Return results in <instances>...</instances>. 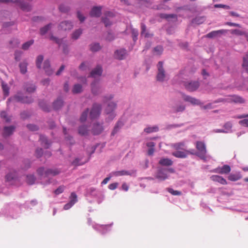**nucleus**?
<instances>
[{"label": "nucleus", "mask_w": 248, "mask_h": 248, "mask_svg": "<svg viewBox=\"0 0 248 248\" xmlns=\"http://www.w3.org/2000/svg\"><path fill=\"white\" fill-rule=\"evenodd\" d=\"M37 172L40 176L47 177L49 175H56L60 173V171L57 169H47L46 170L44 167H40L37 169Z\"/></svg>", "instance_id": "obj_1"}, {"label": "nucleus", "mask_w": 248, "mask_h": 248, "mask_svg": "<svg viewBox=\"0 0 248 248\" xmlns=\"http://www.w3.org/2000/svg\"><path fill=\"white\" fill-rule=\"evenodd\" d=\"M196 148L198 152L197 155L201 158H204L206 154V146L203 142L198 141L196 143Z\"/></svg>", "instance_id": "obj_2"}, {"label": "nucleus", "mask_w": 248, "mask_h": 248, "mask_svg": "<svg viewBox=\"0 0 248 248\" xmlns=\"http://www.w3.org/2000/svg\"><path fill=\"white\" fill-rule=\"evenodd\" d=\"M101 111V106L99 104H94L90 112V118L92 120L97 118Z\"/></svg>", "instance_id": "obj_3"}, {"label": "nucleus", "mask_w": 248, "mask_h": 248, "mask_svg": "<svg viewBox=\"0 0 248 248\" xmlns=\"http://www.w3.org/2000/svg\"><path fill=\"white\" fill-rule=\"evenodd\" d=\"M10 2H13V0H0V2L8 3ZM14 2L17 3L23 11H29L31 9V7L30 5L24 3L20 0H16Z\"/></svg>", "instance_id": "obj_4"}, {"label": "nucleus", "mask_w": 248, "mask_h": 248, "mask_svg": "<svg viewBox=\"0 0 248 248\" xmlns=\"http://www.w3.org/2000/svg\"><path fill=\"white\" fill-rule=\"evenodd\" d=\"M226 101L227 103H234L235 104H243L245 103V100L242 97L238 95H230Z\"/></svg>", "instance_id": "obj_5"}, {"label": "nucleus", "mask_w": 248, "mask_h": 248, "mask_svg": "<svg viewBox=\"0 0 248 248\" xmlns=\"http://www.w3.org/2000/svg\"><path fill=\"white\" fill-rule=\"evenodd\" d=\"M184 86L188 91L194 92L199 88L200 83L197 81L186 82Z\"/></svg>", "instance_id": "obj_6"}, {"label": "nucleus", "mask_w": 248, "mask_h": 248, "mask_svg": "<svg viewBox=\"0 0 248 248\" xmlns=\"http://www.w3.org/2000/svg\"><path fill=\"white\" fill-rule=\"evenodd\" d=\"M158 73L156 79L158 81H163L165 77V70L163 68V63L162 62H159L157 64Z\"/></svg>", "instance_id": "obj_7"}, {"label": "nucleus", "mask_w": 248, "mask_h": 248, "mask_svg": "<svg viewBox=\"0 0 248 248\" xmlns=\"http://www.w3.org/2000/svg\"><path fill=\"white\" fill-rule=\"evenodd\" d=\"M11 101L14 102H21L24 103H30L32 102L33 100L31 98L22 97L19 95H16L13 98H9L8 101L9 102Z\"/></svg>", "instance_id": "obj_8"}, {"label": "nucleus", "mask_w": 248, "mask_h": 248, "mask_svg": "<svg viewBox=\"0 0 248 248\" xmlns=\"http://www.w3.org/2000/svg\"><path fill=\"white\" fill-rule=\"evenodd\" d=\"M231 168L228 165H224L221 167H217L214 170V172L220 174H227L230 172Z\"/></svg>", "instance_id": "obj_9"}, {"label": "nucleus", "mask_w": 248, "mask_h": 248, "mask_svg": "<svg viewBox=\"0 0 248 248\" xmlns=\"http://www.w3.org/2000/svg\"><path fill=\"white\" fill-rule=\"evenodd\" d=\"M73 28L72 23L69 21H64L60 23L59 25L58 29L59 30L69 31Z\"/></svg>", "instance_id": "obj_10"}, {"label": "nucleus", "mask_w": 248, "mask_h": 248, "mask_svg": "<svg viewBox=\"0 0 248 248\" xmlns=\"http://www.w3.org/2000/svg\"><path fill=\"white\" fill-rule=\"evenodd\" d=\"M136 171L135 170H131L130 171H127L125 170H119L114 171L112 173L113 175L115 176H120L124 175H135Z\"/></svg>", "instance_id": "obj_11"}, {"label": "nucleus", "mask_w": 248, "mask_h": 248, "mask_svg": "<svg viewBox=\"0 0 248 248\" xmlns=\"http://www.w3.org/2000/svg\"><path fill=\"white\" fill-rule=\"evenodd\" d=\"M116 104L114 102L109 103L107 108L105 109V112L107 114H111L110 116L111 117L110 120H112L113 118L115 117V115L113 114H111V113L113 111V110L116 108Z\"/></svg>", "instance_id": "obj_12"}, {"label": "nucleus", "mask_w": 248, "mask_h": 248, "mask_svg": "<svg viewBox=\"0 0 248 248\" xmlns=\"http://www.w3.org/2000/svg\"><path fill=\"white\" fill-rule=\"evenodd\" d=\"M104 128L102 124H99L98 123H94L92 128V133L93 135H99L102 133Z\"/></svg>", "instance_id": "obj_13"}, {"label": "nucleus", "mask_w": 248, "mask_h": 248, "mask_svg": "<svg viewBox=\"0 0 248 248\" xmlns=\"http://www.w3.org/2000/svg\"><path fill=\"white\" fill-rule=\"evenodd\" d=\"M155 177L159 181H164L168 178V176L163 169H160L157 170Z\"/></svg>", "instance_id": "obj_14"}, {"label": "nucleus", "mask_w": 248, "mask_h": 248, "mask_svg": "<svg viewBox=\"0 0 248 248\" xmlns=\"http://www.w3.org/2000/svg\"><path fill=\"white\" fill-rule=\"evenodd\" d=\"M183 98L184 101L190 102L193 105H199L200 104V101L198 99L189 95L184 94H183Z\"/></svg>", "instance_id": "obj_15"}, {"label": "nucleus", "mask_w": 248, "mask_h": 248, "mask_svg": "<svg viewBox=\"0 0 248 248\" xmlns=\"http://www.w3.org/2000/svg\"><path fill=\"white\" fill-rule=\"evenodd\" d=\"M210 179L214 182H216L220 183V184L226 185L227 184V181L223 178L222 176L217 175H214L211 176Z\"/></svg>", "instance_id": "obj_16"}, {"label": "nucleus", "mask_w": 248, "mask_h": 248, "mask_svg": "<svg viewBox=\"0 0 248 248\" xmlns=\"http://www.w3.org/2000/svg\"><path fill=\"white\" fill-rule=\"evenodd\" d=\"M115 57L119 60L124 59L126 55V50L125 49H120L115 52Z\"/></svg>", "instance_id": "obj_17"}, {"label": "nucleus", "mask_w": 248, "mask_h": 248, "mask_svg": "<svg viewBox=\"0 0 248 248\" xmlns=\"http://www.w3.org/2000/svg\"><path fill=\"white\" fill-rule=\"evenodd\" d=\"M101 7H93L90 12L91 16L94 17L100 16L101 14Z\"/></svg>", "instance_id": "obj_18"}, {"label": "nucleus", "mask_w": 248, "mask_h": 248, "mask_svg": "<svg viewBox=\"0 0 248 248\" xmlns=\"http://www.w3.org/2000/svg\"><path fill=\"white\" fill-rule=\"evenodd\" d=\"M102 73V68L100 65H97L91 73V76L95 77L100 76Z\"/></svg>", "instance_id": "obj_19"}, {"label": "nucleus", "mask_w": 248, "mask_h": 248, "mask_svg": "<svg viewBox=\"0 0 248 248\" xmlns=\"http://www.w3.org/2000/svg\"><path fill=\"white\" fill-rule=\"evenodd\" d=\"M15 129L14 126H5L4 127L3 135L4 137L11 135Z\"/></svg>", "instance_id": "obj_20"}, {"label": "nucleus", "mask_w": 248, "mask_h": 248, "mask_svg": "<svg viewBox=\"0 0 248 248\" xmlns=\"http://www.w3.org/2000/svg\"><path fill=\"white\" fill-rule=\"evenodd\" d=\"M242 178V175L240 172L235 174L231 173L228 176L229 180L231 181H236Z\"/></svg>", "instance_id": "obj_21"}, {"label": "nucleus", "mask_w": 248, "mask_h": 248, "mask_svg": "<svg viewBox=\"0 0 248 248\" xmlns=\"http://www.w3.org/2000/svg\"><path fill=\"white\" fill-rule=\"evenodd\" d=\"M40 140L41 144L46 148H48L50 145V142L47 140L46 137L44 136L41 135L40 136Z\"/></svg>", "instance_id": "obj_22"}, {"label": "nucleus", "mask_w": 248, "mask_h": 248, "mask_svg": "<svg viewBox=\"0 0 248 248\" xmlns=\"http://www.w3.org/2000/svg\"><path fill=\"white\" fill-rule=\"evenodd\" d=\"M159 164L162 166H170L172 165V161L169 158H161L159 161Z\"/></svg>", "instance_id": "obj_23"}, {"label": "nucleus", "mask_w": 248, "mask_h": 248, "mask_svg": "<svg viewBox=\"0 0 248 248\" xmlns=\"http://www.w3.org/2000/svg\"><path fill=\"white\" fill-rule=\"evenodd\" d=\"M43 68L47 75H50L52 74V71L50 68V65L49 61L46 60L44 62Z\"/></svg>", "instance_id": "obj_24"}, {"label": "nucleus", "mask_w": 248, "mask_h": 248, "mask_svg": "<svg viewBox=\"0 0 248 248\" xmlns=\"http://www.w3.org/2000/svg\"><path fill=\"white\" fill-rule=\"evenodd\" d=\"M172 155L177 158H185L187 157V154L186 153V151H176L172 153Z\"/></svg>", "instance_id": "obj_25"}, {"label": "nucleus", "mask_w": 248, "mask_h": 248, "mask_svg": "<svg viewBox=\"0 0 248 248\" xmlns=\"http://www.w3.org/2000/svg\"><path fill=\"white\" fill-rule=\"evenodd\" d=\"M63 105V102L61 98H58L53 104V108L55 109L58 110L61 108Z\"/></svg>", "instance_id": "obj_26"}, {"label": "nucleus", "mask_w": 248, "mask_h": 248, "mask_svg": "<svg viewBox=\"0 0 248 248\" xmlns=\"http://www.w3.org/2000/svg\"><path fill=\"white\" fill-rule=\"evenodd\" d=\"M25 85V89L27 92L31 93L34 92L35 91L36 87L33 84L31 83H27Z\"/></svg>", "instance_id": "obj_27"}, {"label": "nucleus", "mask_w": 248, "mask_h": 248, "mask_svg": "<svg viewBox=\"0 0 248 248\" xmlns=\"http://www.w3.org/2000/svg\"><path fill=\"white\" fill-rule=\"evenodd\" d=\"M172 147L176 150H183L185 147V143L184 141L175 143L172 145Z\"/></svg>", "instance_id": "obj_28"}, {"label": "nucleus", "mask_w": 248, "mask_h": 248, "mask_svg": "<svg viewBox=\"0 0 248 248\" xmlns=\"http://www.w3.org/2000/svg\"><path fill=\"white\" fill-rule=\"evenodd\" d=\"M82 33V30L81 29H78L76 30L72 34V38L74 40L78 39L80 35Z\"/></svg>", "instance_id": "obj_29"}, {"label": "nucleus", "mask_w": 248, "mask_h": 248, "mask_svg": "<svg viewBox=\"0 0 248 248\" xmlns=\"http://www.w3.org/2000/svg\"><path fill=\"white\" fill-rule=\"evenodd\" d=\"M82 91V87L80 84H75L72 89L73 93H78Z\"/></svg>", "instance_id": "obj_30"}, {"label": "nucleus", "mask_w": 248, "mask_h": 248, "mask_svg": "<svg viewBox=\"0 0 248 248\" xmlns=\"http://www.w3.org/2000/svg\"><path fill=\"white\" fill-rule=\"evenodd\" d=\"M123 124L121 122H118V123L115 125L113 131L111 133V135L114 136L115 134L117 133V132L119 130V129L121 128V127L123 126Z\"/></svg>", "instance_id": "obj_31"}, {"label": "nucleus", "mask_w": 248, "mask_h": 248, "mask_svg": "<svg viewBox=\"0 0 248 248\" xmlns=\"http://www.w3.org/2000/svg\"><path fill=\"white\" fill-rule=\"evenodd\" d=\"M28 63L26 62H23L19 64L20 70L21 73L25 74L27 72Z\"/></svg>", "instance_id": "obj_32"}, {"label": "nucleus", "mask_w": 248, "mask_h": 248, "mask_svg": "<svg viewBox=\"0 0 248 248\" xmlns=\"http://www.w3.org/2000/svg\"><path fill=\"white\" fill-rule=\"evenodd\" d=\"M88 130L85 125L80 126L78 128V133L81 135H86L88 134Z\"/></svg>", "instance_id": "obj_33"}, {"label": "nucleus", "mask_w": 248, "mask_h": 248, "mask_svg": "<svg viewBox=\"0 0 248 248\" xmlns=\"http://www.w3.org/2000/svg\"><path fill=\"white\" fill-rule=\"evenodd\" d=\"M158 128L157 126H154L153 127H148L144 129V131L147 133H150L152 132H155L158 131Z\"/></svg>", "instance_id": "obj_34"}, {"label": "nucleus", "mask_w": 248, "mask_h": 248, "mask_svg": "<svg viewBox=\"0 0 248 248\" xmlns=\"http://www.w3.org/2000/svg\"><path fill=\"white\" fill-rule=\"evenodd\" d=\"M101 46L98 43H94L92 44L90 46V49L93 52H96L101 49Z\"/></svg>", "instance_id": "obj_35"}, {"label": "nucleus", "mask_w": 248, "mask_h": 248, "mask_svg": "<svg viewBox=\"0 0 248 248\" xmlns=\"http://www.w3.org/2000/svg\"><path fill=\"white\" fill-rule=\"evenodd\" d=\"M35 177L33 175H29L27 176L26 181L29 185H32L34 183Z\"/></svg>", "instance_id": "obj_36"}, {"label": "nucleus", "mask_w": 248, "mask_h": 248, "mask_svg": "<svg viewBox=\"0 0 248 248\" xmlns=\"http://www.w3.org/2000/svg\"><path fill=\"white\" fill-rule=\"evenodd\" d=\"M2 88L4 93V95L6 96H8L9 93V89L7 84L4 83L3 82L1 83Z\"/></svg>", "instance_id": "obj_37"}, {"label": "nucleus", "mask_w": 248, "mask_h": 248, "mask_svg": "<svg viewBox=\"0 0 248 248\" xmlns=\"http://www.w3.org/2000/svg\"><path fill=\"white\" fill-rule=\"evenodd\" d=\"M88 112H89V109L87 108L85 111H84L82 113L80 118V121L81 122H84L86 120L87 117V116L88 114Z\"/></svg>", "instance_id": "obj_38"}, {"label": "nucleus", "mask_w": 248, "mask_h": 248, "mask_svg": "<svg viewBox=\"0 0 248 248\" xmlns=\"http://www.w3.org/2000/svg\"><path fill=\"white\" fill-rule=\"evenodd\" d=\"M44 57L42 55L38 56L36 60V64L38 68L40 69L41 67V63L43 61Z\"/></svg>", "instance_id": "obj_39"}, {"label": "nucleus", "mask_w": 248, "mask_h": 248, "mask_svg": "<svg viewBox=\"0 0 248 248\" xmlns=\"http://www.w3.org/2000/svg\"><path fill=\"white\" fill-rule=\"evenodd\" d=\"M230 32L232 34H235L236 35H243L245 34V32L243 31L238 29H233L230 30Z\"/></svg>", "instance_id": "obj_40"}, {"label": "nucleus", "mask_w": 248, "mask_h": 248, "mask_svg": "<svg viewBox=\"0 0 248 248\" xmlns=\"http://www.w3.org/2000/svg\"><path fill=\"white\" fill-rule=\"evenodd\" d=\"M51 24H48L45 27L42 28L40 29V33L42 35H44L47 32V31L50 29L51 28Z\"/></svg>", "instance_id": "obj_41"}, {"label": "nucleus", "mask_w": 248, "mask_h": 248, "mask_svg": "<svg viewBox=\"0 0 248 248\" xmlns=\"http://www.w3.org/2000/svg\"><path fill=\"white\" fill-rule=\"evenodd\" d=\"M33 43V40H30L22 45V48L24 50H27Z\"/></svg>", "instance_id": "obj_42"}, {"label": "nucleus", "mask_w": 248, "mask_h": 248, "mask_svg": "<svg viewBox=\"0 0 248 248\" xmlns=\"http://www.w3.org/2000/svg\"><path fill=\"white\" fill-rule=\"evenodd\" d=\"M160 17L161 18H165V19H169L170 18H176V15L174 14H162L160 15Z\"/></svg>", "instance_id": "obj_43"}, {"label": "nucleus", "mask_w": 248, "mask_h": 248, "mask_svg": "<svg viewBox=\"0 0 248 248\" xmlns=\"http://www.w3.org/2000/svg\"><path fill=\"white\" fill-rule=\"evenodd\" d=\"M168 191L173 195H181L182 193L181 191L178 190H174L172 188H168L167 189Z\"/></svg>", "instance_id": "obj_44"}, {"label": "nucleus", "mask_w": 248, "mask_h": 248, "mask_svg": "<svg viewBox=\"0 0 248 248\" xmlns=\"http://www.w3.org/2000/svg\"><path fill=\"white\" fill-rule=\"evenodd\" d=\"M0 117L1 118L3 119L6 122H9L11 120L10 118L7 116V113L5 111H2L1 112Z\"/></svg>", "instance_id": "obj_45"}, {"label": "nucleus", "mask_w": 248, "mask_h": 248, "mask_svg": "<svg viewBox=\"0 0 248 248\" xmlns=\"http://www.w3.org/2000/svg\"><path fill=\"white\" fill-rule=\"evenodd\" d=\"M50 40L55 41L57 44L60 46L63 42V39H59L53 35H51L50 37Z\"/></svg>", "instance_id": "obj_46"}, {"label": "nucleus", "mask_w": 248, "mask_h": 248, "mask_svg": "<svg viewBox=\"0 0 248 248\" xmlns=\"http://www.w3.org/2000/svg\"><path fill=\"white\" fill-rule=\"evenodd\" d=\"M64 188L65 186H61L54 191V193L56 195H59L63 192Z\"/></svg>", "instance_id": "obj_47"}, {"label": "nucleus", "mask_w": 248, "mask_h": 248, "mask_svg": "<svg viewBox=\"0 0 248 248\" xmlns=\"http://www.w3.org/2000/svg\"><path fill=\"white\" fill-rule=\"evenodd\" d=\"M15 178V175L14 173H9L5 176L6 181L10 182L12 180H14Z\"/></svg>", "instance_id": "obj_48"}, {"label": "nucleus", "mask_w": 248, "mask_h": 248, "mask_svg": "<svg viewBox=\"0 0 248 248\" xmlns=\"http://www.w3.org/2000/svg\"><path fill=\"white\" fill-rule=\"evenodd\" d=\"M217 36H218V35L216 32V31H212L206 35V37L210 38H212Z\"/></svg>", "instance_id": "obj_49"}, {"label": "nucleus", "mask_w": 248, "mask_h": 248, "mask_svg": "<svg viewBox=\"0 0 248 248\" xmlns=\"http://www.w3.org/2000/svg\"><path fill=\"white\" fill-rule=\"evenodd\" d=\"M224 127L225 129V130L227 131V132H228L229 131L231 130L232 127V124L230 122H227L224 124Z\"/></svg>", "instance_id": "obj_50"}, {"label": "nucleus", "mask_w": 248, "mask_h": 248, "mask_svg": "<svg viewBox=\"0 0 248 248\" xmlns=\"http://www.w3.org/2000/svg\"><path fill=\"white\" fill-rule=\"evenodd\" d=\"M27 127L31 131H36L38 129L37 126L34 124H30L27 125Z\"/></svg>", "instance_id": "obj_51"}, {"label": "nucleus", "mask_w": 248, "mask_h": 248, "mask_svg": "<svg viewBox=\"0 0 248 248\" xmlns=\"http://www.w3.org/2000/svg\"><path fill=\"white\" fill-rule=\"evenodd\" d=\"M74 204V201H70L69 202H68L67 204L64 205V206L63 207V209L64 210H68V209H70Z\"/></svg>", "instance_id": "obj_52"}, {"label": "nucleus", "mask_w": 248, "mask_h": 248, "mask_svg": "<svg viewBox=\"0 0 248 248\" xmlns=\"http://www.w3.org/2000/svg\"><path fill=\"white\" fill-rule=\"evenodd\" d=\"M215 8H223L226 9H230V7L229 5L221 4H217L214 5Z\"/></svg>", "instance_id": "obj_53"}, {"label": "nucleus", "mask_w": 248, "mask_h": 248, "mask_svg": "<svg viewBox=\"0 0 248 248\" xmlns=\"http://www.w3.org/2000/svg\"><path fill=\"white\" fill-rule=\"evenodd\" d=\"M102 21H103V23H104L106 27L110 26L111 24V22L107 17H103Z\"/></svg>", "instance_id": "obj_54"}, {"label": "nucleus", "mask_w": 248, "mask_h": 248, "mask_svg": "<svg viewBox=\"0 0 248 248\" xmlns=\"http://www.w3.org/2000/svg\"><path fill=\"white\" fill-rule=\"evenodd\" d=\"M154 50L157 55H160L163 51V48L161 46H157L154 48Z\"/></svg>", "instance_id": "obj_55"}, {"label": "nucleus", "mask_w": 248, "mask_h": 248, "mask_svg": "<svg viewBox=\"0 0 248 248\" xmlns=\"http://www.w3.org/2000/svg\"><path fill=\"white\" fill-rule=\"evenodd\" d=\"M91 87L92 93L94 94H96L97 93V87H96L95 84L94 83H93L91 85Z\"/></svg>", "instance_id": "obj_56"}, {"label": "nucleus", "mask_w": 248, "mask_h": 248, "mask_svg": "<svg viewBox=\"0 0 248 248\" xmlns=\"http://www.w3.org/2000/svg\"><path fill=\"white\" fill-rule=\"evenodd\" d=\"M70 201H74V204L77 202V196L74 192L71 194Z\"/></svg>", "instance_id": "obj_57"}, {"label": "nucleus", "mask_w": 248, "mask_h": 248, "mask_svg": "<svg viewBox=\"0 0 248 248\" xmlns=\"http://www.w3.org/2000/svg\"><path fill=\"white\" fill-rule=\"evenodd\" d=\"M239 124L244 126L248 127V119H243L239 122Z\"/></svg>", "instance_id": "obj_58"}, {"label": "nucleus", "mask_w": 248, "mask_h": 248, "mask_svg": "<svg viewBox=\"0 0 248 248\" xmlns=\"http://www.w3.org/2000/svg\"><path fill=\"white\" fill-rule=\"evenodd\" d=\"M43 154V150L42 148H38L36 150L35 155L37 157H40Z\"/></svg>", "instance_id": "obj_59"}, {"label": "nucleus", "mask_w": 248, "mask_h": 248, "mask_svg": "<svg viewBox=\"0 0 248 248\" xmlns=\"http://www.w3.org/2000/svg\"><path fill=\"white\" fill-rule=\"evenodd\" d=\"M114 39V35L110 32H108L107 36L106 37V39L108 41H111Z\"/></svg>", "instance_id": "obj_60"}, {"label": "nucleus", "mask_w": 248, "mask_h": 248, "mask_svg": "<svg viewBox=\"0 0 248 248\" xmlns=\"http://www.w3.org/2000/svg\"><path fill=\"white\" fill-rule=\"evenodd\" d=\"M225 25H228L230 26H233V27H237L239 28H241V26L237 23H232L231 22H227L225 23Z\"/></svg>", "instance_id": "obj_61"}, {"label": "nucleus", "mask_w": 248, "mask_h": 248, "mask_svg": "<svg viewBox=\"0 0 248 248\" xmlns=\"http://www.w3.org/2000/svg\"><path fill=\"white\" fill-rule=\"evenodd\" d=\"M60 10L62 12L65 13L68 11V8L64 5H61L59 7Z\"/></svg>", "instance_id": "obj_62"}, {"label": "nucleus", "mask_w": 248, "mask_h": 248, "mask_svg": "<svg viewBox=\"0 0 248 248\" xmlns=\"http://www.w3.org/2000/svg\"><path fill=\"white\" fill-rule=\"evenodd\" d=\"M118 185L117 183H112L108 186V188L111 190H114L117 187Z\"/></svg>", "instance_id": "obj_63"}, {"label": "nucleus", "mask_w": 248, "mask_h": 248, "mask_svg": "<svg viewBox=\"0 0 248 248\" xmlns=\"http://www.w3.org/2000/svg\"><path fill=\"white\" fill-rule=\"evenodd\" d=\"M133 38L134 41H136L137 39V36L138 35V31L137 30H133L132 31Z\"/></svg>", "instance_id": "obj_64"}]
</instances>
